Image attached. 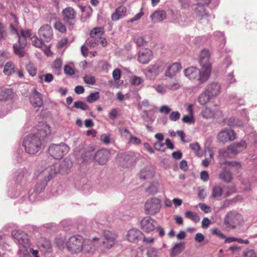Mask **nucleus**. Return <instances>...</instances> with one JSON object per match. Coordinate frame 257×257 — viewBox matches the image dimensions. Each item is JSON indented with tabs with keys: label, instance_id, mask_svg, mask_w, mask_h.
<instances>
[{
	"label": "nucleus",
	"instance_id": "obj_1",
	"mask_svg": "<svg viewBox=\"0 0 257 257\" xmlns=\"http://www.w3.org/2000/svg\"><path fill=\"white\" fill-rule=\"evenodd\" d=\"M19 40L13 46L15 53L20 57L24 55V48L27 44V38H30L33 46L37 48H41L44 43L42 39L38 38L36 35L33 36L31 31L21 30L20 35H18Z\"/></svg>",
	"mask_w": 257,
	"mask_h": 257
},
{
	"label": "nucleus",
	"instance_id": "obj_2",
	"mask_svg": "<svg viewBox=\"0 0 257 257\" xmlns=\"http://www.w3.org/2000/svg\"><path fill=\"white\" fill-rule=\"evenodd\" d=\"M184 74L190 80H196L199 84H203L206 82L210 76L211 73L202 69L200 70L196 67H190L185 69Z\"/></svg>",
	"mask_w": 257,
	"mask_h": 257
},
{
	"label": "nucleus",
	"instance_id": "obj_3",
	"mask_svg": "<svg viewBox=\"0 0 257 257\" xmlns=\"http://www.w3.org/2000/svg\"><path fill=\"white\" fill-rule=\"evenodd\" d=\"M12 236L19 245V254L23 257L28 253L27 245L29 244V240L27 234L19 229H16L12 232Z\"/></svg>",
	"mask_w": 257,
	"mask_h": 257
},
{
	"label": "nucleus",
	"instance_id": "obj_4",
	"mask_svg": "<svg viewBox=\"0 0 257 257\" xmlns=\"http://www.w3.org/2000/svg\"><path fill=\"white\" fill-rule=\"evenodd\" d=\"M117 234L112 231L105 230L102 236L100 249L102 252L106 253L113 247L117 242Z\"/></svg>",
	"mask_w": 257,
	"mask_h": 257
},
{
	"label": "nucleus",
	"instance_id": "obj_5",
	"mask_svg": "<svg viewBox=\"0 0 257 257\" xmlns=\"http://www.w3.org/2000/svg\"><path fill=\"white\" fill-rule=\"evenodd\" d=\"M23 145L27 153L30 154H35L41 149V139L37 135H29L25 138Z\"/></svg>",
	"mask_w": 257,
	"mask_h": 257
},
{
	"label": "nucleus",
	"instance_id": "obj_6",
	"mask_svg": "<svg viewBox=\"0 0 257 257\" xmlns=\"http://www.w3.org/2000/svg\"><path fill=\"white\" fill-rule=\"evenodd\" d=\"M70 150L69 147L64 143L51 145L48 150L49 154L55 159H60L67 154Z\"/></svg>",
	"mask_w": 257,
	"mask_h": 257
},
{
	"label": "nucleus",
	"instance_id": "obj_7",
	"mask_svg": "<svg viewBox=\"0 0 257 257\" xmlns=\"http://www.w3.org/2000/svg\"><path fill=\"white\" fill-rule=\"evenodd\" d=\"M83 242V237L81 236H72L66 242L67 248L72 253H79L82 250Z\"/></svg>",
	"mask_w": 257,
	"mask_h": 257
},
{
	"label": "nucleus",
	"instance_id": "obj_8",
	"mask_svg": "<svg viewBox=\"0 0 257 257\" xmlns=\"http://www.w3.org/2000/svg\"><path fill=\"white\" fill-rule=\"evenodd\" d=\"M243 222L242 216L234 211H230L225 216L224 223L228 228L233 229Z\"/></svg>",
	"mask_w": 257,
	"mask_h": 257
},
{
	"label": "nucleus",
	"instance_id": "obj_9",
	"mask_svg": "<svg viewBox=\"0 0 257 257\" xmlns=\"http://www.w3.org/2000/svg\"><path fill=\"white\" fill-rule=\"evenodd\" d=\"M210 3V0H196V7L194 9L196 15L200 19L208 18L209 15L206 12V7Z\"/></svg>",
	"mask_w": 257,
	"mask_h": 257
},
{
	"label": "nucleus",
	"instance_id": "obj_10",
	"mask_svg": "<svg viewBox=\"0 0 257 257\" xmlns=\"http://www.w3.org/2000/svg\"><path fill=\"white\" fill-rule=\"evenodd\" d=\"M39 38L45 42H50L53 37V30L50 25L45 24L40 27L38 32Z\"/></svg>",
	"mask_w": 257,
	"mask_h": 257
},
{
	"label": "nucleus",
	"instance_id": "obj_11",
	"mask_svg": "<svg viewBox=\"0 0 257 257\" xmlns=\"http://www.w3.org/2000/svg\"><path fill=\"white\" fill-rule=\"evenodd\" d=\"M210 58V53L208 50L204 49L201 51L199 57L200 64L202 69H204L211 73V65L209 62Z\"/></svg>",
	"mask_w": 257,
	"mask_h": 257
},
{
	"label": "nucleus",
	"instance_id": "obj_12",
	"mask_svg": "<svg viewBox=\"0 0 257 257\" xmlns=\"http://www.w3.org/2000/svg\"><path fill=\"white\" fill-rule=\"evenodd\" d=\"M141 229L147 233L151 232L155 230L157 223L156 220L153 219L150 216L143 218L141 221Z\"/></svg>",
	"mask_w": 257,
	"mask_h": 257
},
{
	"label": "nucleus",
	"instance_id": "obj_13",
	"mask_svg": "<svg viewBox=\"0 0 257 257\" xmlns=\"http://www.w3.org/2000/svg\"><path fill=\"white\" fill-rule=\"evenodd\" d=\"M63 20L69 26L73 25L72 22L76 17V12L73 8L68 7L64 9L62 11Z\"/></svg>",
	"mask_w": 257,
	"mask_h": 257
},
{
	"label": "nucleus",
	"instance_id": "obj_14",
	"mask_svg": "<svg viewBox=\"0 0 257 257\" xmlns=\"http://www.w3.org/2000/svg\"><path fill=\"white\" fill-rule=\"evenodd\" d=\"M217 139L219 142L224 144L227 141H232L235 140V135L232 130L224 129L218 133Z\"/></svg>",
	"mask_w": 257,
	"mask_h": 257
},
{
	"label": "nucleus",
	"instance_id": "obj_15",
	"mask_svg": "<svg viewBox=\"0 0 257 257\" xmlns=\"http://www.w3.org/2000/svg\"><path fill=\"white\" fill-rule=\"evenodd\" d=\"M55 173L54 167L53 166H50L40 172L37 177L39 181H46L48 183Z\"/></svg>",
	"mask_w": 257,
	"mask_h": 257
},
{
	"label": "nucleus",
	"instance_id": "obj_16",
	"mask_svg": "<svg viewBox=\"0 0 257 257\" xmlns=\"http://www.w3.org/2000/svg\"><path fill=\"white\" fill-rule=\"evenodd\" d=\"M51 133V126L46 123L40 122L38 125L37 132L34 135L38 136L42 140L50 136Z\"/></svg>",
	"mask_w": 257,
	"mask_h": 257
},
{
	"label": "nucleus",
	"instance_id": "obj_17",
	"mask_svg": "<svg viewBox=\"0 0 257 257\" xmlns=\"http://www.w3.org/2000/svg\"><path fill=\"white\" fill-rule=\"evenodd\" d=\"M109 156V151L107 149H102L97 151L94 159L99 165H103L107 162Z\"/></svg>",
	"mask_w": 257,
	"mask_h": 257
},
{
	"label": "nucleus",
	"instance_id": "obj_18",
	"mask_svg": "<svg viewBox=\"0 0 257 257\" xmlns=\"http://www.w3.org/2000/svg\"><path fill=\"white\" fill-rule=\"evenodd\" d=\"M205 90L214 98L220 93L221 85L217 82H211L206 86Z\"/></svg>",
	"mask_w": 257,
	"mask_h": 257
},
{
	"label": "nucleus",
	"instance_id": "obj_19",
	"mask_svg": "<svg viewBox=\"0 0 257 257\" xmlns=\"http://www.w3.org/2000/svg\"><path fill=\"white\" fill-rule=\"evenodd\" d=\"M153 58V53L149 49H142L139 51L138 61L142 64H148Z\"/></svg>",
	"mask_w": 257,
	"mask_h": 257
},
{
	"label": "nucleus",
	"instance_id": "obj_20",
	"mask_svg": "<svg viewBox=\"0 0 257 257\" xmlns=\"http://www.w3.org/2000/svg\"><path fill=\"white\" fill-rule=\"evenodd\" d=\"M144 236L143 233L136 228L130 229L126 234V239L131 242H137Z\"/></svg>",
	"mask_w": 257,
	"mask_h": 257
},
{
	"label": "nucleus",
	"instance_id": "obj_21",
	"mask_svg": "<svg viewBox=\"0 0 257 257\" xmlns=\"http://www.w3.org/2000/svg\"><path fill=\"white\" fill-rule=\"evenodd\" d=\"M30 102L34 107H40L43 104L42 95L36 88L33 90V93L31 97Z\"/></svg>",
	"mask_w": 257,
	"mask_h": 257
},
{
	"label": "nucleus",
	"instance_id": "obj_22",
	"mask_svg": "<svg viewBox=\"0 0 257 257\" xmlns=\"http://www.w3.org/2000/svg\"><path fill=\"white\" fill-rule=\"evenodd\" d=\"M127 12L126 8L124 6H119L111 14V19L112 21H116L123 18Z\"/></svg>",
	"mask_w": 257,
	"mask_h": 257
},
{
	"label": "nucleus",
	"instance_id": "obj_23",
	"mask_svg": "<svg viewBox=\"0 0 257 257\" xmlns=\"http://www.w3.org/2000/svg\"><path fill=\"white\" fill-rule=\"evenodd\" d=\"M182 68L181 64L179 63H174L169 65L165 73V76L172 77L176 75Z\"/></svg>",
	"mask_w": 257,
	"mask_h": 257
},
{
	"label": "nucleus",
	"instance_id": "obj_24",
	"mask_svg": "<svg viewBox=\"0 0 257 257\" xmlns=\"http://www.w3.org/2000/svg\"><path fill=\"white\" fill-rule=\"evenodd\" d=\"M246 146L245 141L241 140L239 143H234L228 146V150H230L231 154H236L244 150Z\"/></svg>",
	"mask_w": 257,
	"mask_h": 257
},
{
	"label": "nucleus",
	"instance_id": "obj_25",
	"mask_svg": "<svg viewBox=\"0 0 257 257\" xmlns=\"http://www.w3.org/2000/svg\"><path fill=\"white\" fill-rule=\"evenodd\" d=\"M163 64V63L161 62L156 63L154 65L148 66L145 71L149 73L157 75L162 71Z\"/></svg>",
	"mask_w": 257,
	"mask_h": 257
},
{
	"label": "nucleus",
	"instance_id": "obj_26",
	"mask_svg": "<svg viewBox=\"0 0 257 257\" xmlns=\"http://www.w3.org/2000/svg\"><path fill=\"white\" fill-rule=\"evenodd\" d=\"M150 18L154 23L161 22L166 18V13L164 10L156 11L150 16Z\"/></svg>",
	"mask_w": 257,
	"mask_h": 257
},
{
	"label": "nucleus",
	"instance_id": "obj_27",
	"mask_svg": "<svg viewBox=\"0 0 257 257\" xmlns=\"http://www.w3.org/2000/svg\"><path fill=\"white\" fill-rule=\"evenodd\" d=\"M145 209H159L161 207V201L157 198L149 199L145 204Z\"/></svg>",
	"mask_w": 257,
	"mask_h": 257
},
{
	"label": "nucleus",
	"instance_id": "obj_28",
	"mask_svg": "<svg viewBox=\"0 0 257 257\" xmlns=\"http://www.w3.org/2000/svg\"><path fill=\"white\" fill-rule=\"evenodd\" d=\"M13 91L11 89L0 87V101H6L11 98Z\"/></svg>",
	"mask_w": 257,
	"mask_h": 257
},
{
	"label": "nucleus",
	"instance_id": "obj_29",
	"mask_svg": "<svg viewBox=\"0 0 257 257\" xmlns=\"http://www.w3.org/2000/svg\"><path fill=\"white\" fill-rule=\"evenodd\" d=\"M212 98H213L204 90L199 95L198 101L201 105H205Z\"/></svg>",
	"mask_w": 257,
	"mask_h": 257
},
{
	"label": "nucleus",
	"instance_id": "obj_30",
	"mask_svg": "<svg viewBox=\"0 0 257 257\" xmlns=\"http://www.w3.org/2000/svg\"><path fill=\"white\" fill-rule=\"evenodd\" d=\"M104 33V28L103 27H96L93 28L90 32V36L93 39H100L101 36Z\"/></svg>",
	"mask_w": 257,
	"mask_h": 257
},
{
	"label": "nucleus",
	"instance_id": "obj_31",
	"mask_svg": "<svg viewBox=\"0 0 257 257\" xmlns=\"http://www.w3.org/2000/svg\"><path fill=\"white\" fill-rule=\"evenodd\" d=\"M184 244L182 242L175 244L171 251V256H176L180 254L184 249Z\"/></svg>",
	"mask_w": 257,
	"mask_h": 257
},
{
	"label": "nucleus",
	"instance_id": "obj_32",
	"mask_svg": "<svg viewBox=\"0 0 257 257\" xmlns=\"http://www.w3.org/2000/svg\"><path fill=\"white\" fill-rule=\"evenodd\" d=\"M224 194V189L220 185H215L212 190L211 197L218 198Z\"/></svg>",
	"mask_w": 257,
	"mask_h": 257
},
{
	"label": "nucleus",
	"instance_id": "obj_33",
	"mask_svg": "<svg viewBox=\"0 0 257 257\" xmlns=\"http://www.w3.org/2000/svg\"><path fill=\"white\" fill-rule=\"evenodd\" d=\"M219 178L226 183L231 182L232 176L231 173L226 170H223L219 175Z\"/></svg>",
	"mask_w": 257,
	"mask_h": 257
},
{
	"label": "nucleus",
	"instance_id": "obj_34",
	"mask_svg": "<svg viewBox=\"0 0 257 257\" xmlns=\"http://www.w3.org/2000/svg\"><path fill=\"white\" fill-rule=\"evenodd\" d=\"M95 248L93 242L92 241H86L82 246V250L85 252L93 253Z\"/></svg>",
	"mask_w": 257,
	"mask_h": 257
},
{
	"label": "nucleus",
	"instance_id": "obj_35",
	"mask_svg": "<svg viewBox=\"0 0 257 257\" xmlns=\"http://www.w3.org/2000/svg\"><path fill=\"white\" fill-rule=\"evenodd\" d=\"M47 185L46 181H38L34 188V192L36 194H39L41 193L45 189V187Z\"/></svg>",
	"mask_w": 257,
	"mask_h": 257
},
{
	"label": "nucleus",
	"instance_id": "obj_36",
	"mask_svg": "<svg viewBox=\"0 0 257 257\" xmlns=\"http://www.w3.org/2000/svg\"><path fill=\"white\" fill-rule=\"evenodd\" d=\"M234 241H237L240 243L248 244L249 241L248 239H242L240 238L235 237H228L225 238V243H229Z\"/></svg>",
	"mask_w": 257,
	"mask_h": 257
},
{
	"label": "nucleus",
	"instance_id": "obj_37",
	"mask_svg": "<svg viewBox=\"0 0 257 257\" xmlns=\"http://www.w3.org/2000/svg\"><path fill=\"white\" fill-rule=\"evenodd\" d=\"M189 147L191 150H192L195 154L199 157H202L203 154L201 151V148L199 144L198 143H195L190 144Z\"/></svg>",
	"mask_w": 257,
	"mask_h": 257
},
{
	"label": "nucleus",
	"instance_id": "obj_38",
	"mask_svg": "<svg viewBox=\"0 0 257 257\" xmlns=\"http://www.w3.org/2000/svg\"><path fill=\"white\" fill-rule=\"evenodd\" d=\"M14 65L11 62H8L5 66L3 72L7 75H10L14 72Z\"/></svg>",
	"mask_w": 257,
	"mask_h": 257
},
{
	"label": "nucleus",
	"instance_id": "obj_39",
	"mask_svg": "<svg viewBox=\"0 0 257 257\" xmlns=\"http://www.w3.org/2000/svg\"><path fill=\"white\" fill-rule=\"evenodd\" d=\"M236 189L235 186L233 184H230L226 187H224V194L223 195L225 197H226L231 194L235 193Z\"/></svg>",
	"mask_w": 257,
	"mask_h": 257
},
{
	"label": "nucleus",
	"instance_id": "obj_40",
	"mask_svg": "<svg viewBox=\"0 0 257 257\" xmlns=\"http://www.w3.org/2000/svg\"><path fill=\"white\" fill-rule=\"evenodd\" d=\"M40 82L42 83L44 81L49 83L52 82L54 79V76L52 74L48 73L44 75L39 76Z\"/></svg>",
	"mask_w": 257,
	"mask_h": 257
},
{
	"label": "nucleus",
	"instance_id": "obj_41",
	"mask_svg": "<svg viewBox=\"0 0 257 257\" xmlns=\"http://www.w3.org/2000/svg\"><path fill=\"white\" fill-rule=\"evenodd\" d=\"M180 84L178 80L176 79L171 81L168 84L166 85V87L171 90H177L180 88Z\"/></svg>",
	"mask_w": 257,
	"mask_h": 257
},
{
	"label": "nucleus",
	"instance_id": "obj_42",
	"mask_svg": "<svg viewBox=\"0 0 257 257\" xmlns=\"http://www.w3.org/2000/svg\"><path fill=\"white\" fill-rule=\"evenodd\" d=\"M54 28L61 33H65L66 32L65 25L60 21H57L54 25Z\"/></svg>",
	"mask_w": 257,
	"mask_h": 257
},
{
	"label": "nucleus",
	"instance_id": "obj_43",
	"mask_svg": "<svg viewBox=\"0 0 257 257\" xmlns=\"http://www.w3.org/2000/svg\"><path fill=\"white\" fill-rule=\"evenodd\" d=\"M147 257H160L159 250L155 247H150L147 251Z\"/></svg>",
	"mask_w": 257,
	"mask_h": 257
},
{
	"label": "nucleus",
	"instance_id": "obj_44",
	"mask_svg": "<svg viewBox=\"0 0 257 257\" xmlns=\"http://www.w3.org/2000/svg\"><path fill=\"white\" fill-rule=\"evenodd\" d=\"M214 114V112L209 107H206L202 112V116L206 119L213 117Z\"/></svg>",
	"mask_w": 257,
	"mask_h": 257
},
{
	"label": "nucleus",
	"instance_id": "obj_45",
	"mask_svg": "<svg viewBox=\"0 0 257 257\" xmlns=\"http://www.w3.org/2000/svg\"><path fill=\"white\" fill-rule=\"evenodd\" d=\"M26 69L31 76H35L37 73V69L35 65L29 63L26 65Z\"/></svg>",
	"mask_w": 257,
	"mask_h": 257
},
{
	"label": "nucleus",
	"instance_id": "obj_46",
	"mask_svg": "<svg viewBox=\"0 0 257 257\" xmlns=\"http://www.w3.org/2000/svg\"><path fill=\"white\" fill-rule=\"evenodd\" d=\"M99 98V93L98 92H95L89 95L86 98V100L89 103H92L97 101Z\"/></svg>",
	"mask_w": 257,
	"mask_h": 257
},
{
	"label": "nucleus",
	"instance_id": "obj_47",
	"mask_svg": "<svg viewBox=\"0 0 257 257\" xmlns=\"http://www.w3.org/2000/svg\"><path fill=\"white\" fill-rule=\"evenodd\" d=\"M73 107L76 108H79L83 110L89 109L87 104L81 101H75L74 103Z\"/></svg>",
	"mask_w": 257,
	"mask_h": 257
},
{
	"label": "nucleus",
	"instance_id": "obj_48",
	"mask_svg": "<svg viewBox=\"0 0 257 257\" xmlns=\"http://www.w3.org/2000/svg\"><path fill=\"white\" fill-rule=\"evenodd\" d=\"M185 216L195 222H197L200 220L199 217L197 214L192 211H187L185 213Z\"/></svg>",
	"mask_w": 257,
	"mask_h": 257
},
{
	"label": "nucleus",
	"instance_id": "obj_49",
	"mask_svg": "<svg viewBox=\"0 0 257 257\" xmlns=\"http://www.w3.org/2000/svg\"><path fill=\"white\" fill-rule=\"evenodd\" d=\"M208 152L209 154V157L208 158H205L202 161V165L204 167H207L211 161L213 160L212 151L208 149Z\"/></svg>",
	"mask_w": 257,
	"mask_h": 257
},
{
	"label": "nucleus",
	"instance_id": "obj_50",
	"mask_svg": "<svg viewBox=\"0 0 257 257\" xmlns=\"http://www.w3.org/2000/svg\"><path fill=\"white\" fill-rule=\"evenodd\" d=\"M131 83L133 85L138 86L143 82V79L139 76H134L131 79Z\"/></svg>",
	"mask_w": 257,
	"mask_h": 257
},
{
	"label": "nucleus",
	"instance_id": "obj_51",
	"mask_svg": "<svg viewBox=\"0 0 257 257\" xmlns=\"http://www.w3.org/2000/svg\"><path fill=\"white\" fill-rule=\"evenodd\" d=\"M134 41L137 45L139 47L143 46L146 43L145 38L141 36H136L134 38Z\"/></svg>",
	"mask_w": 257,
	"mask_h": 257
},
{
	"label": "nucleus",
	"instance_id": "obj_52",
	"mask_svg": "<svg viewBox=\"0 0 257 257\" xmlns=\"http://www.w3.org/2000/svg\"><path fill=\"white\" fill-rule=\"evenodd\" d=\"M219 156L224 158H229L230 153H231L230 150H228V147L227 149H222L219 151Z\"/></svg>",
	"mask_w": 257,
	"mask_h": 257
},
{
	"label": "nucleus",
	"instance_id": "obj_53",
	"mask_svg": "<svg viewBox=\"0 0 257 257\" xmlns=\"http://www.w3.org/2000/svg\"><path fill=\"white\" fill-rule=\"evenodd\" d=\"M119 132L121 137L124 139L130 138V135H132L127 128L122 127L119 128Z\"/></svg>",
	"mask_w": 257,
	"mask_h": 257
},
{
	"label": "nucleus",
	"instance_id": "obj_54",
	"mask_svg": "<svg viewBox=\"0 0 257 257\" xmlns=\"http://www.w3.org/2000/svg\"><path fill=\"white\" fill-rule=\"evenodd\" d=\"M83 80L86 83L90 85L94 84L96 82L95 77L91 75H85L83 77Z\"/></svg>",
	"mask_w": 257,
	"mask_h": 257
},
{
	"label": "nucleus",
	"instance_id": "obj_55",
	"mask_svg": "<svg viewBox=\"0 0 257 257\" xmlns=\"http://www.w3.org/2000/svg\"><path fill=\"white\" fill-rule=\"evenodd\" d=\"M154 147L155 150L163 152H165L166 150L164 144L160 141H157L154 144Z\"/></svg>",
	"mask_w": 257,
	"mask_h": 257
},
{
	"label": "nucleus",
	"instance_id": "obj_56",
	"mask_svg": "<svg viewBox=\"0 0 257 257\" xmlns=\"http://www.w3.org/2000/svg\"><path fill=\"white\" fill-rule=\"evenodd\" d=\"M62 61L61 59L57 58L53 62L52 68L56 70H59L61 69Z\"/></svg>",
	"mask_w": 257,
	"mask_h": 257
},
{
	"label": "nucleus",
	"instance_id": "obj_57",
	"mask_svg": "<svg viewBox=\"0 0 257 257\" xmlns=\"http://www.w3.org/2000/svg\"><path fill=\"white\" fill-rule=\"evenodd\" d=\"M154 88L156 90V91L161 94H164L166 93V87L161 84H158L154 86Z\"/></svg>",
	"mask_w": 257,
	"mask_h": 257
},
{
	"label": "nucleus",
	"instance_id": "obj_58",
	"mask_svg": "<svg viewBox=\"0 0 257 257\" xmlns=\"http://www.w3.org/2000/svg\"><path fill=\"white\" fill-rule=\"evenodd\" d=\"M98 44V40L96 39H93L91 38V39L88 40L86 41L85 45L87 46L90 47H94Z\"/></svg>",
	"mask_w": 257,
	"mask_h": 257
},
{
	"label": "nucleus",
	"instance_id": "obj_59",
	"mask_svg": "<svg viewBox=\"0 0 257 257\" xmlns=\"http://www.w3.org/2000/svg\"><path fill=\"white\" fill-rule=\"evenodd\" d=\"M180 113L178 111H173L169 115V119L173 121H176L180 118Z\"/></svg>",
	"mask_w": 257,
	"mask_h": 257
},
{
	"label": "nucleus",
	"instance_id": "obj_60",
	"mask_svg": "<svg viewBox=\"0 0 257 257\" xmlns=\"http://www.w3.org/2000/svg\"><path fill=\"white\" fill-rule=\"evenodd\" d=\"M198 195L200 198H204L207 195V192L203 187H199L197 189Z\"/></svg>",
	"mask_w": 257,
	"mask_h": 257
},
{
	"label": "nucleus",
	"instance_id": "obj_61",
	"mask_svg": "<svg viewBox=\"0 0 257 257\" xmlns=\"http://www.w3.org/2000/svg\"><path fill=\"white\" fill-rule=\"evenodd\" d=\"M128 144H133L135 145H139L141 143V140L132 135H130V141L128 142Z\"/></svg>",
	"mask_w": 257,
	"mask_h": 257
},
{
	"label": "nucleus",
	"instance_id": "obj_62",
	"mask_svg": "<svg viewBox=\"0 0 257 257\" xmlns=\"http://www.w3.org/2000/svg\"><path fill=\"white\" fill-rule=\"evenodd\" d=\"M182 121L184 123H194V120L193 115H186L183 117Z\"/></svg>",
	"mask_w": 257,
	"mask_h": 257
},
{
	"label": "nucleus",
	"instance_id": "obj_63",
	"mask_svg": "<svg viewBox=\"0 0 257 257\" xmlns=\"http://www.w3.org/2000/svg\"><path fill=\"white\" fill-rule=\"evenodd\" d=\"M100 140L105 144H108L110 143V137L108 134H104L101 136Z\"/></svg>",
	"mask_w": 257,
	"mask_h": 257
},
{
	"label": "nucleus",
	"instance_id": "obj_64",
	"mask_svg": "<svg viewBox=\"0 0 257 257\" xmlns=\"http://www.w3.org/2000/svg\"><path fill=\"white\" fill-rule=\"evenodd\" d=\"M121 75V71L119 69H115L112 72L113 78L114 80L116 81L120 79Z\"/></svg>",
	"mask_w": 257,
	"mask_h": 257
}]
</instances>
